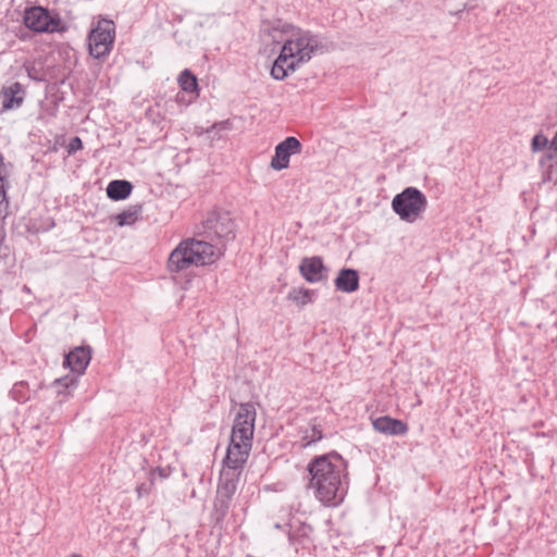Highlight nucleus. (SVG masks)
I'll use <instances>...</instances> for the list:
<instances>
[{"label": "nucleus", "mask_w": 557, "mask_h": 557, "mask_svg": "<svg viewBox=\"0 0 557 557\" xmlns=\"http://www.w3.org/2000/svg\"><path fill=\"white\" fill-rule=\"evenodd\" d=\"M256 417L251 403L240 404L234 418L231 438L252 444Z\"/></svg>", "instance_id": "nucleus-8"}, {"label": "nucleus", "mask_w": 557, "mask_h": 557, "mask_svg": "<svg viewBox=\"0 0 557 557\" xmlns=\"http://www.w3.org/2000/svg\"><path fill=\"white\" fill-rule=\"evenodd\" d=\"M323 437V430L321 423L313 419L309 424L301 431V445L307 447L312 445Z\"/></svg>", "instance_id": "nucleus-17"}, {"label": "nucleus", "mask_w": 557, "mask_h": 557, "mask_svg": "<svg viewBox=\"0 0 557 557\" xmlns=\"http://www.w3.org/2000/svg\"><path fill=\"white\" fill-rule=\"evenodd\" d=\"M252 444L230 438L222 468L243 472L244 466L250 455Z\"/></svg>", "instance_id": "nucleus-11"}, {"label": "nucleus", "mask_w": 557, "mask_h": 557, "mask_svg": "<svg viewBox=\"0 0 557 557\" xmlns=\"http://www.w3.org/2000/svg\"><path fill=\"white\" fill-rule=\"evenodd\" d=\"M550 149H553L555 151L556 156L549 154V156L543 158L542 161H541V164L543 166L546 164V162H550L548 164V169H549V172L547 174L548 180H552L553 171H556V173H557V132H556V135L554 136V138L552 140Z\"/></svg>", "instance_id": "nucleus-21"}, {"label": "nucleus", "mask_w": 557, "mask_h": 557, "mask_svg": "<svg viewBox=\"0 0 557 557\" xmlns=\"http://www.w3.org/2000/svg\"><path fill=\"white\" fill-rule=\"evenodd\" d=\"M299 270L307 282L318 283L323 280L325 268L322 258L311 257L302 259Z\"/></svg>", "instance_id": "nucleus-13"}, {"label": "nucleus", "mask_w": 557, "mask_h": 557, "mask_svg": "<svg viewBox=\"0 0 557 557\" xmlns=\"http://www.w3.org/2000/svg\"><path fill=\"white\" fill-rule=\"evenodd\" d=\"M178 83L182 89L188 92L195 91L198 86L196 76L193 75L188 70H185L181 73Z\"/></svg>", "instance_id": "nucleus-20"}, {"label": "nucleus", "mask_w": 557, "mask_h": 557, "mask_svg": "<svg viewBox=\"0 0 557 557\" xmlns=\"http://www.w3.org/2000/svg\"><path fill=\"white\" fill-rule=\"evenodd\" d=\"M90 351L83 347H76L65 356L64 366L69 367L76 375H66L54 380L58 394L70 393L77 386V376L84 373L90 361Z\"/></svg>", "instance_id": "nucleus-6"}, {"label": "nucleus", "mask_w": 557, "mask_h": 557, "mask_svg": "<svg viewBox=\"0 0 557 557\" xmlns=\"http://www.w3.org/2000/svg\"><path fill=\"white\" fill-rule=\"evenodd\" d=\"M83 148V143L79 137H74L70 140L67 146V152L70 154L75 153L76 151Z\"/></svg>", "instance_id": "nucleus-24"}, {"label": "nucleus", "mask_w": 557, "mask_h": 557, "mask_svg": "<svg viewBox=\"0 0 557 557\" xmlns=\"http://www.w3.org/2000/svg\"><path fill=\"white\" fill-rule=\"evenodd\" d=\"M242 472L221 468L216 487L213 512L216 520L224 519L228 512L231 500L237 491Z\"/></svg>", "instance_id": "nucleus-5"}, {"label": "nucleus", "mask_w": 557, "mask_h": 557, "mask_svg": "<svg viewBox=\"0 0 557 557\" xmlns=\"http://www.w3.org/2000/svg\"><path fill=\"white\" fill-rule=\"evenodd\" d=\"M287 297L289 300H293L301 306H305L311 301V292L305 288L293 289L288 293Z\"/></svg>", "instance_id": "nucleus-22"}, {"label": "nucleus", "mask_w": 557, "mask_h": 557, "mask_svg": "<svg viewBox=\"0 0 557 557\" xmlns=\"http://www.w3.org/2000/svg\"><path fill=\"white\" fill-rule=\"evenodd\" d=\"M24 24L38 33H53L59 30L60 20L50 16L49 12L41 7H34L25 11Z\"/></svg>", "instance_id": "nucleus-10"}, {"label": "nucleus", "mask_w": 557, "mask_h": 557, "mask_svg": "<svg viewBox=\"0 0 557 557\" xmlns=\"http://www.w3.org/2000/svg\"><path fill=\"white\" fill-rule=\"evenodd\" d=\"M228 126V122L227 121H224V122H220V123H214L212 126H211V129H226Z\"/></svg>", "instance_id": "nucleus-25"}, {"label": "nucleus", "mask_w": 557, "mask_h": 557, "mask_svg": "<svg viewBox=\"0 0 557 557\" xmlns=\"http://www.w3.org/2000/svg\"><path fill=\"white\" fill-rule=\"evenodd\" d=\"M133 189V185L128 181L115 180L109 183L107 195L112 200L126 199Z\"/></svg>", "instance_id": "nucleus-16"}, {"label": "nucleus", "mask_w": 557, "mask_h": 557, "mask_svg": "<svg viewBox=\"0 0 557 557\" xmlns=\"http://www.w3.org/2000/svg\"><path fill=\"white\" fill-rule=\"evenodd\" d=\"M301 143L294 136L286 137L275 147L274 156L271 159L270 166L275 171H282L289 165V159L293 154L301 152Z\"/></svg>", "instance_id": "nucleus-12"}, {"label": "nucleus", "mask_w": 557, "mask_h": 557, "mask_svg": "<svg viewBox=\"0 0 557 557\" xmlns=\"http://www.w3.org/2000/svg\"><path fill=\"white\" fill-rule=\"evenodd\" d=\"M373 429L385 435H404L408 426L401 420L383 416L372 421Z\"/></svg>", "instance_id": "nucleus-14"}, {"label": "nucleus", "mask_w": 557, "mask_h": 557, "mask_svg": "<svg viewBox=\"0 0 557 557\" xmlns=\"http://www.w3.org/2000/svg\"><path fill=\"white\" fill-rule=\"evenodd\" d=\"M141 206H134L124 210L115 216V220L120 226L134 224L140 214Z\"/></svg>", "instance_id": "nucleus-19"}, {"label": "nucleus", "mask_w": 557, "mask_h": 557, "mask_svg": "<svg viewBox=\"0 0 557 557\" xmlns=\"http://www.w3.org/2000/svg\"><path fill=\"white\" fill-rule=\"evenodd\" d=\"M335 287L339 292L352 293L359 287V275L354 269H342L334 281Z\"/></svg>", "instance_id": "nucleus-15"}, {"label": "nucleus", "mask_w": 557, "mask_h": 557, "mask_svg": "<svg viewBox=\"0 0 557 557\" xmlns=\"http://www.w3.org/2000/svg\"><path fill=\"white\" fill-rule=\"evenodd\" d=\"M115 36V25L110 20H101L88 36L89 53L96 59L109 54Z\"/></svg>", "instance_id": "nucleus-7"}, {"label": "nucleus", "mask_w": 557, "mask_h": 557, "mask_svg": "<svg viewBox=\"0 0 557 557\" xmlns=\"http://www.w3.org/2000/svg\"><path fill=\"white\" fill-rule=\"evenodd\" d=\"M144 492H146V490H145V485H144V484H141V485H139V486L137 487V494H138V496H139V497H141V496H143V494H144Z\"/></svg>", "instance_id": "nucleus-26"}, {"label": "nucleus", "mask_w": 557, "mask_h": 557, "mask_svg": "<svg viewBox=\"0 0 557 557\" xmlns=\"http://www.w3.org/2000/svg\"><path fill=\"white\" fill-rule=\"evenodd\" d=\"M428 200L425 195L416 187H407L392 200V208L400 220L416 222L425 211Z\"/></svg>", "instance_id": "nucleus-4"}, {"label": "nucleus", "mask_w": 557, "mask_h": 557, "mask_svg": "<svg viewBox=\"0 0 557 557\" xmlns=\"http://www.w3.org/2000/svg\"><path fill=\"white\" fill-rule=\"evenodd\" d=\"M223 253L222 247L214 246L207 240H183L170 255L168 268L172 272H178L190 265H206L213 263Z\"/></svg>", "instance_id": "nucleus-3"}, {"label": "nucleus", "mask_w": 557, "mask_h": 557, "mask_svg": "<svg viewBox=\"0 0 557 557\" xmlns=\"http://www.w3.org/2000/svg\"><path fill=\"white\" fill-rule=\"evenodd\" d=\"M261 32L264 34V33H269L270 34V29H269V26L268 25H263L262 28H261Z\"/></svg>", "instance_id": "nucleus-27"}, {"label": "nucleus", "mask_w": 557, "mask_h": 557, "mask_svg": "<svg viewBox=\"0 0 557 557\" xmlns=\"http://www.w3.org/2000/svg\"><path fill=\"white\" fill-rule=\"evenodd\" d=\"M321 48V41L317 35L293 28L284 39L281 53L271 67V76L276 81H283L289 72L296 71L302 63L308 62Z\"/></svg>", "instance_id": "nucleus-2"}, {"label": "nucleus", "mask_w": 557, "mask_h": 557, "mask_svg": "<svg viewBox=\"0 0 557 557\" xmlns=\"http://www.w3.org/2000/svg\"><path fill=\"white\" fill-rule=\"evenodd\" d=\"M548 145V139L545 135L543 134H536L533 138H532V143H531V148H532V151L533 152H537V151H541L543 150L544 148H546Z\"/></svg>", "instance_id": "nucleus-23"}, {"label": "nucleus", "mask_w": 557, "mask_h": 557, "mask_svg": "<svg viewBox=\"0 0 557 557\" xmlns=\"http://www.w3.org/2000/svg\"><path fill=\"white\" fill-rule=\"evenodd\" d=\"M21 85L18 83H14L11 87L4 90V100L2 103L3 110H10L14 107H18L23 102L22 97H15V94L20 92Z\"/></svg>", "instance_id": "nucleus-18"}, {"label": "nucleus", "mask_w": 557, "mask_h": 557, "mask_svg": "<svg viewBox=\"0 0 557 557\" xmlns=\"http://www.w3.org/2000/svg\"><path fill=\"white\" fill-rule=\"evenodd\" d=\"M203 232L210 239L232 240L235 237L234 222L226 213L211 212L203 221Z\"/></svg>", "instance_id": "nucleus-9"}, {"label": "nucleus", "mask_w": 557, "mask_h": 557, "mask_svg": "<svg viewBox=\"0 0 557 557\" xmlns=\"http://www.w3.org/2000/svg\"><path fill=\"white\" fill-rule=\"evenodd\" d=\"M310 474L308 487L326 506L339 505L348 490L347 462L337 453L313 458L307 466Z\"/></svg>", "instance_id": "nucleus-1"}]
</instances>
